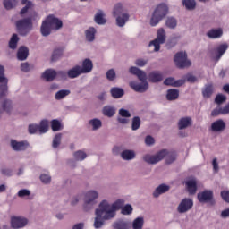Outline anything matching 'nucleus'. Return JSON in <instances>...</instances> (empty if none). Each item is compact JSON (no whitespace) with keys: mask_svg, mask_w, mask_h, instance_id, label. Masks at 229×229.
Listing matches in <instances>:
<instances>
[{"mask_svg":"<svg viewBox=\"0 0 229 229\" xmlns=\"http://www.w3.org/2000/svg\"><path fill=\"white\" fill-rule=\"evenodd\" d=\"M124 207V199H117L114 203L110 205L106 200H103L99 204V208L96 209V218L94 222L95 228H101L103 221L113 219L115 217V212Z\"/></svg>","mask_w":229,"mask_h":229,"instance_id":"f257e3e1","label":"nucleus"},{"mask_svg":"<svg viewBox=\"0 0 229 229\" xmlns=\"http://www.w3.org/2000/svg\"><path fill=\"white\" fill-rule=\"evenodd\" d=\"M129 72H131V74H134V76H137L141 81V83H139L135 81L130 82L131 89H133L135 92H146V90L149 89V84L148 81H146V72L135 66H131L129 70Z\"/></svg>","mask_w":229,"mask_h":229,"instance_id":"f03ea898","label":"nucleus"},{"mask_svg":"<svg viewBox=\"0 0 229 229\" xmlns=\"http://www.w3.org/2000/svg\"><path fill=\"white\" fill-rule=\"evenodd\" d=\"M165 158L166 164H173L174 160H176V154L174 152H169L166 149H163L157 153L156 155H145L143 157V160L147 162V164H158L160 160H164Z\"/></svg>","mask_w":229,"mask_h":229,"instance_id":"7ed1b4c3","label":"nucleus"},{"mask_svg":"<svg viewBox=\"0 0 229 229\" xmlns=\"http://www.w3.org/2000/svg\"><path fill=\"white\" fill-rule=\"evenodd\" d=\"M64 26L62 20L51 14L47 17L41 25V35L47 37L51 34V30H60Z\"/></svg>","mask_w":229,"mask_h":229,"instance_id":"20e7f679","label":"nucleus"},{"mask_svg":"<svg viewBox=\"0 0 229 229\" xmlns=\"http://www.w3.org/2000/svg\"><path fill=\"white\" fill-rule=\"evenodd\" d=\"M113 15L116 17V24L120 28H123L126 24L127 21L130 20V14L124 12V8L122 4H117L113 11Z\"/></svg>","mask_w":229,"mask_h":229,"instance_id":"39448f33","label":"nucleus"},{"mask_svg":"<svg viewBox=\"0 0 229 229\" xmlns=\"http://www.w3.org/2000/svg\"><path fill=\"white\" fill-rule=\"evenodd\" d=\"M169 12V7H167V4H159L154 11L152 17L150 19V25L151 26H157L165 15H167Z\"/></svg>","mask_w":229,"mask_h":229,"instance_id":"423d86ee","label":"nucleus"},{"mask_svg":"<svg viewBox=\"0 0 229 229\" xmlns=\"http://www.w3.org/2000/svg\"><path fill=\"white\" fill-rule=\"evenodd\" d=\"M32 21V18H25L16 21V28L20 35L26 37V34L30 33L31 30H33Z\"/></svg>","mask_w":229,"mask_h":229,"instance_id":"0eeeda50","label":"nucleus"},{"mask_svg":"<svg viewBox=\"0 0 229 229\" xmlns=\"http://www.w3.org/2000/svg\"><path fill=\"white\" fill-rule=\"evenodd\" d=\"M174 62L179 69H185V67H191V62L187 59L186 52H178L175 54Z\"/></svg>","mask_w":229,"mask_h":229,"instance_id":"6e6552de","label":"nucleus"},{"mask_svg":"<svg viewBox=\"0 0 229 229\" xmlns=\"http://www.w3.org/2000/svg\"><path fill=\"white\" fill-rule=\"evenodd\" d=\"M8 94V78L4 76V66L0 65V99Z\"/></svg>","mask_w":229,"mask_h":229,"instance_id":"1a4fd4ad","label":"nucleus"},{"mask_svg":"<svg viewBox=\"0 0 229 229\" xmlns=\"http://www.w3.org/2000/svg\"><path fill=\"white\" fill-rule=\"evenodd\" d=\"M98 194L96 191H89L86 193L84 199V210H89V208H92V205H94L96 199H98Z\"/></svg>","mask_w":229,"mask_h":229,"instance_id":"9d476101","label":"nucleus"},{"mask_svg":"<svg viewBox=\"0 0 229 229\" xmlns=\"http://www.w3.org/2000/svg\"><path fill=\"white\" fill-rule=\"evenodd\" d=\"M165 42V30L164 29H159L157 30V38L154 39L149 43V46H154V51H160V44Z\"/></svg>","mask_w":229,"mask_h":229,"instance_id":"9b49d317","label":"nucleus"},{"mask_svg":"<svg viewBox=\"0 0 229 229\" xmlns=\"http://www.w3.org/2000/svg\"><path fill=\"white\" fill-rule=\"evenodd\" d=\"M28 225V220L24 216H12L11 217V226L12 228L19 229L24 228Z\"/></svg>","mask_w":229,"mask_h":229,"instance_id":"f8f14e48","label":"nucleus"},{"mask_svg":"<svg viewBox=\"0 0 229 229\" xmlns=\"http://www.w3.org/2000/svg\"><path fill=\"white\" fill-rule=\"evenodd\" d=\"M193 205H194V202L192 201V199H183L177 208L178 213L185 214V212H189V210L192 208Z\"/></svg>","mask_w":229,"mask_h":229,"instance_id":"ddd939ff","label":"nucleus"},{"mask_svg":"<svg viewBox=\"0 0 229 229\" xmlns=\"http://www.w3.org/2000/svg\"><path fill=\"white\" fill-rule=\"evenodd\" d=\"M198 199L200 203H210L214 199V192L210 190H205L198 193Z\"/></svg>","mask_w":229,"mask_h":229,"instance_id":"4468645a","label":"nucleus"},{"mask_svg":"<svg viewBox=\"0 0 229 229\" xmlns=\"http://www.w3.org/2000/svg\"><path fill=\"white\" fill-rule=\"evenodd\" d=\"M57 74L63 75L64 72H59L57 73L56 71L48 69L42 74V78L43 80H46V81H53V80L56 78Z\"/></svg>","mask_w":229,"mask_h":229,"instance_id":"2eb2a0df","label":"nucleus"},{"mask_svg":"<svg viewBox=\"0 0 229 229\" xmlns=\"http://www.w3.org/2000/svg\"><path fill=\"white\" fill-rule=\"evenodd\" d=\"M11 146L14 151H24L28 148L29 144L27 141L11 140Z\"/></svg>","mask_w":229,"mask_h":229,"instance_id":"dca6fc26","label":"nucleus"},{"mask_svg":"<svg viewBox=\"0 0 229 229\" xmlns=\"http://www.w3.org/2000/svg\"><path fill=\"white\" fill-rule=\"evenodd\" d=\"M183 83H185L184 80H177L176 81L173 77L166 78L164 81V84L168 85L170 87H182V85H183Z\"/></svg>","mask_w":229,"mask_h":229,"instance_id":"f3484780","label":"nucleus"},{"mask_svg":"<svg viewBox=\"0 0 229 229\" xmlns=\"http://www.w3.org/2000/svg\"><path fill=\"white\" fill-rule=\"evenodd\" d=\"M94 67V64H92V61L90 59H85L82 62V67H81V72L82 74H87L92 71Z\"/></svg>","mask_w":229,"mask_h":229,"instance_id":"a211bd4d","label":"nucleus"},{"mask_svg":"<svg viewBox=\"0 0 229 229\" xmlns=\"http://www.w3.org/2000/svg\"><path fill=\"white\" fill-rule=\"evenodd\" d=\"M162 80H164V75L160 72H151L148 74V81H151V83H158Z\"/></svg>","mask_w":229,"mask_h":229,"instance_id":"6ab92c4d","label":"nucleus"},{"mask_svg":"<svg viewBox=\"0 0 229 229\" xmlns=\"http://www.w3.org/2000/svg\"><path fill=\"white\" fill-rule=\"evenodd\" d=\"M226 128V124L223 120H217L211 125L212 131H223Z\"/></svg>","mask_w":229,"mask_h":229,"instance_id":"aec40b11","label":"nucleus"},{"mask_svg":"<svg viewBox=\"0 0 229 229\" xmlns=\"http://www.w3.org/2000/svg\"><path fill=\"white\" fill-rule=\"evenodd\" d=\"M186 187L190 194H196L198 189L196 179H190L186 182Z\"/></svg>","mask_w":229,"mask_h":229,"instance_id":"412c9836","label":"nucleus"},{"mask_svg":"<svg viewBox=\"0 0 229 229\" xmlns=\"http://www.w3.org/2000/svg\"><path fill=\"white\" fill-rule=\"evenodd\" d=\"M113 226L114 229H128L130 226H131V223H130V221L120 219L114 222Z\"/></svg>","mask_w":229,"mask_h":229,"instance_id":"4be33fe9","label":"nucleus"},{"mask_svg":"<svg viewBox=\"0 0 229 229\" xmlns=\"http://www.w3.org/2000/svg\"><path fill=\"white\" fill-rule=\"evenodd\" d=\"M67 74H68L69 78H72V79L78 78V76L82 74V72H81V66L76 65L75 67L70 69L68 71Z\"/></svg>","mask_w":229,"mask_h":229,"instance_id":"5701e85b","label":"nucleus"},{"mask_svg":"<svg viewBox=\"0 0 229 229\" xmlns=\"http://www.w3.org/2000/svg\"><path fill=\"white\" fill-rule=\"evenodd\" d=\"M207 36L209 38H219L223 36V30L221 29H212L208 32H207Z\"/></svg>","mask_w":229,"mask_h":229,"instance_id":"b1692460","label":"nucleus"},{"mask_svg":"<svg viewBox=\"0 0 229 229\" xmlns=\"http://www.w3.org/2000/svg\"><path fill=\"white\" fill-rule=\"evenodd\" d=\"M179 96L180 91H178V89H171L167 90L166 99H168V101H174V99H178Z\"/></svg>","mask_w":229,"mask_h":229,"instance_id":"393cba45","label":"nucleus"},{"mask_svg":"<svg viewBox=\"0 0 229 229\" xmlns=\"http://www.w3.org/2000/svg\"><path fill=\"white\" fill-rule=\"evenodd\" d=\"M28 55H29L28 47H21L18 50L17 58L18 60L23 61V60H26V58H28Z\"/></svg>","mask_w":229,"mask_h":229,"instance_id":"a878e982","label":"nucleus"},{"mask_svg":"<svg viewBox=\"0 0 229 229\" xmlns=\"http://www.w3.org/2000/svg\"><path fill=\"white\" fill-rule=\"evenodd\" d=\"M167 191H169V186L165 184H161L155 190L153 196L154 198H158L160 194H164L165 192H167Z\"/></svg>","mask_w":229,"mask_h":229,"instance_id":"bb28decb","label":"nucleus"},{"mask_svg":"<svg viewBox=\"0 0 229 229\" xmlns=\"http://www.w3.org/2000/svg\"><path fill=\"white\" fill-rule=\"evenodd\" d=\"M102 112L106 117H114V115H115V107L113 106H104Z\"/></svg>","mask_w":229,"mask_h":229,"instance_id":"cd10ccee","label":"nucleus"},{"mask_svg":"<svg viewBox=\"0 0 229 229\" xmlns=\"http://www.w3.org/2000/svg\"><path fill=\"white\" fill-rule=\"evenodd\" d=\"M191 124H192V119H191V117L182 118L178 123L179 130H183L187 128V126H191Z\"/></svg>","mask_w":229,"mask_h":229,"instance_id":"c85d7f7f","label":"nucleus"},{"mask_svg":"<svg viewBox=\"0 0 229 229\" xmlns=\"http://www.w3.org/2000/svg\"><path fill=\"white\" fill-rule=\"evenodd\" d=\"M47 130H49V122L42 120L38 125V133L42 135V133H47Z\"/></svg>","mask_w":229,"mask_h":229,"instance_id":"c756f323","label":"nucleus"},{"mask_svg":"<svg viewBox=\"0 0 229 229\" xmlns=\"http://www.w3.org/2000/svg\"><path fill=\"white\" fill-rule=\"evenodd\" d=\"M111 96L114 98V99H119V98L124 96V90L121 88H113L111 89Z\"/></svg>","mask_w":229,"mask_h":229,"instance_id":"7c9ffc66","label":"nucleus"},{"mask_svg":"<svg viewBox=\"0 0 229 229\" xmlns=\"http://www.w3.org/2000/svg\"><path fill=\"white\" fill-rule=\"evenodd\" d=\"M143 226H144V217L140 216L133 220L132 222L133 229H142Z\"/></svg>","mask_w":229,"mask_h":229,"instance_id":"2f4dec72","label":"nucleus"},{"mask_svg":"<svg viewBox=\"0 0 229 229\" xmlns=\"http://www.w3.org/2000/svg\"><path fill=\"white\" fill-rule=\"evenodd\" d=\"M121 157L123 160H133L135 158V152L132 150H124L122 152Z\"/></svg>","mask_w":229,"mask_h":229,"instance_id":"473e14b6","label":"nucleus"},{"mask_svg":"<svg viewBox=\"0 0 229 229\" xmlns=\"http://www.w3.org/2000/svg\"><path fill=\"white\" fill-rule=\"evenodd\" d=\"M96 37V29L90 27L86 30V38L89 42H92Z\"/></svg>","mask_w":229,"mask_h":229,"instance_id":"72a5a7b5","label":"nucleus"},{"mask_svg":"<svg viewBox=\"0 0 229 229\" xmlns=\"http://www.w3.org/2000/svg\"><path fill=\"white\" fill-rule=\"evenodd\" d=\"M69 94H71V90L61 89L55 93V99H57V101H60V99H64V98H66V96H69Z\"/></svg>","mask_w":229,"mask_h":229,"instance_id":"f704fd0d","label":"nucleus"},{"mask_svg":"<svg viewBox=\"0 0 229 229\" xmlns=\"http://www.w3.org/2000/svg\"><path fill=\"white\" fill-rule=\"evenodd\" d=\"M212 92H214V86L212 84H208L202 91V94L204 98H210Z\"/></svg>","mask_w":229,"mask_h":229,"instance_id":"c9c22d12","label":"nucleus"},{"mask_svg":"<svg viewBox=\"0 0 229 229\" xmlns=\"http://www.w3.org/2000/svg\"><path fill=\"white\" fill-rule=\"evenodd\" d=\"M182 4L186 10H194L196 8V0H182Z\"/></svg>","mask_w":229,"mask_h":229,"instance_id":"e433bc0d","label":"nucleus"},{"mask_svg":"<svg viewBox=\"0 0 229 229\" xmlns=\"http://www.w3.org/2000/svg\"><path fill=\"white\" fill-rule=\"evenodd\" d=\"M4 6L5 10H12L17 6V0H4Z\"/></svg>","mask_w":229,"mask_h":229,"instance_id":"4c0bfd02","label":"nucleus"},{"mask_svg":"<svg viewBox=\"0 0 229 229\" xmlns=\"http://www.w3.org/2000/svg\"><path fill=\"white\" fill-rule=\"evenodd\" d=\"M95 22L97 24H105L106 22V20L104 18L103 11H98L95 15Z\"/></svg>","mask_w":229,"mask_h":229,"instance_id":"58836bf2","label":"nucleus"},{"mask_svg":"<svg viewBox=\"0 0 229 229\" xmlns=\"http://www.w3.org/2000/svg\"><path fill=\"white\" fill-rule=\"evenodd\" d=\"M19 42V37L17 34H13L9 41V47L11 49H17V43Z\"/></svg>","mask_w":229,"mask_h":229,"instance_id":"ea45409f","label":"nucleus"},{"mask_svg":"<svg viewBox=\"0 0 229 229\" xmlns=\"http://www.w3.org/2000/svg\"><path fill=\"white\" fill-rule=\"evenodd\" d=\"M21 4H26L20 12L21 15H24V13H27L28 10L33 6V4L28 0H21Z\"/></svg>","mask_w":229,"mask_h":229,"instance_id":"a19ab883","label":"nucleus"},{"mask_svg":"<svg viewBox=\"0 0 229 229\" xmlns=\"http://www.w3.org/2000/svg\"><path fill=\"white\" fill-rule=\"evenodd\" d=\"M89 124L92 126L93 130H99L103 123H101V120L94 118L89 122Z\"/></svg>","mask_w":229,"mask_h":229,"instance_id":"79ce46f5","label":"nucleus"},{"mask_svg":"<svg viewBox=\"0 0 229 229\" xmlns=\"http://www.w3.org/2000/svg\"><path fill=\"white\" fill-rule=\"evenodd\" d=\"M64 50L62 48L55 49L52 55V62H56L59 58L62 57Z\"/></svg>","mask_w":229,"mask_h":229,"instance_id":"37998d69","label":"nucleus"},{"mask_svg":"<svg viewBox=\"0 0 229 229\" xmlns=\"http://www.w3.org/2000/svg\"><path fill=\"white\" fill-rule=\"evenodd\" d=\"M51 128L53 131H60V130H62V123L60 121L54 119L51 122Z\"/></svg>","mask_w":229,"mask_h":229,"instance_id":"c03bdc74","label":"nucleus"},{"mask_svg":"<svg viewBox=\"0 0 229 229\" xmlns=\"http://www.w3.org/2000/svg\"><path fill=\"white\" fill-rule=\"evenodd\" d=\"M73 157H74L75 160L81 161V160H85L87 158V154L81 150H79L73 154Z\"/></svg>","mask_w":229,"mask_h":229,"instance_id":"a18cd8bd","label":"nucleus"},{"mask_svg":"<svg viewBox=\"0 0 229 229\" xmlns=\"http://www.w3.org/2000/svg\"><path fill=\"white\" fill-rule=\"evenodd\" d=\"M60 142H62V134L58 133L55 136L53 140V143H52L53 148L56 149V148L60 146Z\"/></svg>","mask_w":229,"mask_h":229,"instance_id":"49530a36","label":"nucleus"},{"mask_svg":"<svg viewBox=\"0 0 229 229\" xmlns=\"http://www.w3.org/2000/svg\"><path fill=\"white\" fill-rule=\"evenodd\" d=\"M226 49H228V45H226V44L220 45L217 47L216 51L218 54V58L222 57L223 55H225V53H226Z\"/></svg>","mask_w":229,"mask_h":229,"instance_id":"de8ad7c7","label":"nucleus"},{"mask_svg":"<svg viewBox=\"0 0 229 229\" xmlns=\"http://www.w3.org/2000/svg\"><path fill=\"white\" fill-rule=\"evenodd\" d=\"M131 212H133V208L130 204L123 206L122 208V214H123V216H130Z\"/></svg>","mask_w":229,"mask_h":229,"instance_id":"09e8293b","label":"nucleus"},{"mask_svg":"<svg viewBox=\"0 0 229 229\" xmlns=\"http://www.w3.org/2000/svg\"><path fill=\"white\" fill-rule=\"evenodd\" d=\"M165 24H166L167 28H170L173 30L177 25L176 19H174L173 17L167 18Z\"/></svg>","mask_w":229,"mask_h":229,"instance_id":"8fccbe9b","label":"nucleus"},{"mask_svg":"<svg viewBox=\"0 0 229 229\" xmlns=\"http://www.w3.org/2000/svg\"><path fill=\"white\" fill-rule=\"evenodd\" d=\"M139 128H140V118H139L138 116H135L132 119V130H139Z\"/></svg>","mask_w":229,"mask_h":229,"instance_id":"3c124183","label":"nucleus"},{"mask_svg":"<svg viewBox=\"0 0 229 229\" xmlns=\"http://www.w3.org/2000/svg\"><path fill=\"white\" fill-rule=\"evenodd\" d=\"M225 101H226V97L225 95H217L215 98V103H216V105H221L222 103H225Z\"/></svg>","mask_w":229,"mask_h":229,"instance_id":"603ef678","label":"nucleus"},{"mask_svg":"<svg viewBox=\"0 0 229 229\" xmlns=\"http://www.w3.org/2000/svg\"><path fill=\"white\" fill-rule=\"evenodd\" d=\"M106 78L110 81H114V80H115V71L114 69H111V70L107 71Z\"/></svg>","mask_w":229,"mask_h":229,"instance_id":"864d4df0","label":"nucleus"},{"mask_svg":"<svg viewBox=\"0 0 229 229\" xmlns=\"http://www.w3.org/2000/svg\"><path fill=\"white\" fill-rule=\"evenodd\" d=\"M29 133L33 135L34 133H38V124H30L29 125Z\"/></svg>","mask_w":229,"mask_h":229,"instance_id":"5fc2aeb1","label":"nucleus"},{"mask_svg":"<svg viewBox=\"0 0 229 229\" xmlns=\"http://www.w3.org/2000/svg\"><path fill=\"white\" fill-rule=\"evenodd\" d=\"M10 106H12V101L4 100L2 108L4 112H10Z\"/></svg>","mask_w":229,"mask_h":229,"instance_id":"6e6d98bb","label":"nucleus"},{"mask_svg":"<svg viewBox=\"0 0 229 229\" xmlns=\"http://www.w3.org/2000/svg\"><path fill=\"white\" fill-rule=\"evenodd\" d=\"M213 117H217V115H223V107H216L211 112Z\"/></svg>","mask_w":229,"mask_h":229,"instance_id":"4d7b16f0","label":"nucleus"},{"mask_svg":"<svg viewBox=\"0 0 229 229\" xmlns=\"http://www.w3.org/2000/svg\"><path fill=\"white\" fill-rule=\"evenodd\" d=\"M30 194H31V192L27 189H22L18 191L19 198H24L26 196H30Z\"/></svg>","mask_w":229,"mask_h":229,"instance_id":"13d9d810","label":"nucleus"},{"mask_svg":"<svg viewBox=\"0 0 229 229\" xmlns=\"http://www.w3.org/2000/svg\"><path fill=\"white\" fill-rule=\"evenodd\" d=\"M119 115H121L122 117H131V114H130V111H128L124 108H121L119 110Z\"/></svg>","mask_w":229,"mask_h":229,"instance_id":"bf43d9fd","label":"nucleus"},{"mask_svg":"<svg viewBox=\"0 0 229 229\" xmlns=\"http://www.w3.org/2000/svg\"><path fill=\"white\" fill-rule=\"evenodd\" d=\"M40 180H41L42 183H50L51 176H49L47 174H41Z\"/></svg>","mask_w":229,"mask_h":229,"instance_id":"052dcab7","label":"nucleus"},{"mask_svg":"<svg viewBox=\"0 0 229 229\" xmlns=\"http://www.w3.org/2000/svg\"><path fill=\"white\" fill-rule=\"evenodd\" d=\"M148 64V60H144V59H137L135 61V64L138 67H144V65H146Z\"/></svg>","mask_w":229,"mask_h":229,"instance_id":"680f3d73","label":"nucleus"},{"mask_svg":"<svg viewBox=\"0 0 229 229\" xmlns=\"http://www.w3.org/2000/svg\"><path fill=\"white\" fill-rule=\"evenodd\" d=\"M145 144H147V146H153V144H155V139L151 136H147L145 139Z\"/></svg>","mask_w":229,"mask_h":229,"instance_id":"e2e57ef3","label":"nucleus"},{"mask_svg":"<svg viewBox=\"0 0 229 229\" xmlns=\"http://www.w3.org/2000/svg\"><path fill=\"white\" fill-rule=\"evenodd\" d=\"M222 199L224 201H226V203H229V191H223L221 192Z\"/></svg>","mask_w":229,"mask_h":229,"instance_id":"0e129e2a","label":"nucleus"},{"mask_svg":"<svg viewBox=\"0 0 229 229\" xmlns=\"http://www.w3.org/2000/svg\"><path fill=\"white\" fill-rule=\"evenodd\" d=\"M186 80H187V81H189L190 83H194V82H196V81H197L196 77H195L194 75L191 74V73H189V74L186 75Z\"/></svg>","mask_w":229,"mask_h":229,"instance_id":"69168bd1","label":"nucleus"},{"mask_svg":"<svg viewBox=\"0 0 229 229\" xmlns=\"http://www.w3.org/2000/svg\"><path fill=\"white\" fill-rule=\"evenodd\" d=\"M1 174H4V176H12L13 173L10 169H2Z\"/></svg>","mask_w":229,"mask_h":229,"instance_id":"338daca9","label":"nucleus"},{"mask_svg":"<svg viewBox=\"0 0 229 229\" xmlns=\"http://www.w3.org/2000/svg\"><path fill=\"white\" fill-rule=\"evenodd\" d=\"M221 217H224V218L229 217V208L222 211Z\"/></svg>","mask_w":229,"mask_h":229,"instance_id":"774afa93","label":"nucleus"}]
</instances>
